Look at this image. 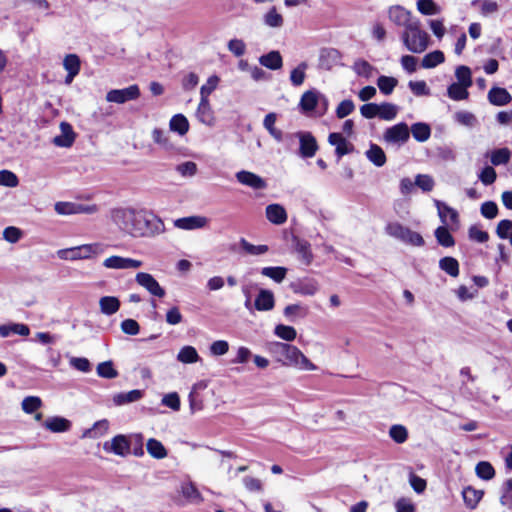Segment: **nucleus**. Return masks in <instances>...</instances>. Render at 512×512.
<instances>
[{"instance_id":"c85d7f7f","label":"nucleus","mask_w":512,"mask_h":512,"mask_svg":"<svg viewBox=\"0 0 512 512\" xmlns=\"http://www.w3.org/2000/svg\"><path fill=\"white\" fill-rule=\"evenodd\" d=\"M18 334L21 336H28L30 329L27 325L21 323H12L8 325H0V336L5 338L11 334Z\"/></svg>"},{"instance_id":"6e6d98bb","label":"nucleus","mask_w":512,"mask_h":512,"mask_svg":"<svg viewBox=\"0 0 512 512\" xmlns=\"http://www.w3.org/2000/svg\"><path fill=\"white\" fill-rule=\"evenodd\" d=\"M511 156V152L508 148H501L494 150L491 153V163L495 166L506 164Z\"/></svg>"},{"instance_id":"5fc2aeb1","label":"nucleus","mask_w":512,"mask_h":512,"mask_svg":"<svg viewBox=\"0 0 512 512\" xmlns=\"http://www.w3.org/2000/svg\"><path fill=\"white\" fill-rule=\"evenodd\" d=\"M398 112V108L396 105L392 103H382L379 104V118L383 120H393Z\"/></svg>"},{"instance_id":"f704fd0d","label":"nucleus","mask_w":512,"mask_h":512,"mask_svg":"<svg viewBox=\"0 0 512 512\" xmlns=\"http://www.w3.org/2000/svg\"><path fill=\"white\" fill-rule=\"evenodd\" d=\"M169 127L172 131L178 134L185 135L189 130V123L187 118L182 114L174 115L169 123Z\"/></svg>"},{"instance_id":"20e7f679","label":"nucleus","mask_w":512,"mask_h":512,"mask_svg":"<svg viewBox=\"0 0 512 512\" xmlns=\"http://www.w3.org/2000/svg\"><path fill=\"white\" fill-rule=\"evenodd\" d=\"M402 40L409 51L422 53L428 47L429 35L421 29L420 21L416 20L413 24L404 29Z\"/></svg>"},{"instance_id":"e433bc0d","label":"nucleus","mask_w":512,"mask_h":512,"mask_svg":"<svg viewBox=\"0 0 512 512\" xmlns=\"http://www.w3.org/2000/svg\"><path fill=\"white\" fill-rule=\"evenodd\" d=\"M445 60L444 53L440 50H435L426 54L421 62L423 68L430 69L443 63Z\"/></svg>"},{"instance_id":"0eeeda50","label":"nucleus","mask_w":512,"mask_h":512,"mask_svg":"<svg viewBox=\"0 0 512 512\" xmlns=\"http://www.w3.org/2000/svg\"><path fill=\"white\" fill-rule=\"evenodd\" d=\"M410 137V130L406 123H398L385 130L383 139L389 144L401 146L405 144Z\"/></svg>"},{"instance_id":"bb28decb","label":"nucleus","mask_w":512,"mask_h":512,"mask_svg":"<svg viewBox=\"0 0 512 512\" xmlns=\"http://www.w3.org/2000/svg\"><path fill=\"white\" fill-rule=\"evenodd\" d=\"M365 155L367 159L377 167H382L386 163V155L383 149L377 144H371Z\"/></svg>"},{"instance_id":"a18cd8bd","label":"nucleus","mask_w":512,"mask_h":512,"mask_svg":"<svg viewBox=\"0 0 512 512\" xmlns=\"http://www.w3.org/2000/svg\"><path fill=\"white\" fill-rule=\"evenodd\" d=\"M389 436L396 443L402 444L408 439V431L403 425H392L389 429Z\"/></svg>"},{"instance_id":"bf43d9fd","label":"nucleus","mask_w":512,"mask_h":512,"mask_svg":"<svg viewBox=\"0 0 512 512\" xmlns=\"http://www.w3.org/2000/svg\"><path fill=\"white\" fill-rule=\"evenodd\" d=\"M80 59L76 54H68L63 61V66L67 72L78 74L80 71Z\"/></svg>"},{"instance_id":"f03ea898","label":"nucleus","mask_w":512,"mask_h":512,"mask_svg":"<svg viewBox=\"0 0 512 512\" xmlns=\"http://www.w3.org/2000/svg\"><path fill=\"white\" fill-rule=\"evenodd\" d=\"M270 351L283 366H290L305 371L317 369V366L294 345L284 342H273L270 346Z\"/></svg>"},{"instance_id":"a211bd4d","label":"nucleus","mask_w":512,"mask_h":512,"mask_svg":"<svg viewBox=\"0 0 512 512\" xmlns=\"http://www.w3.org/2000/svg\"><path fill=\"white\" fill-rule=\"evenodd\" d=\"M267 219L275 225H282L287 221V212L280 204H270L265 209Z\"/></svg>"},{"instance_id":"5701e85b","label":"nucleus","mask_w":512,"mask_h":512,"mask_svg":"<svg viewBox=\"0 0 512 512\" xmlns=\"http://www.w3.org/2000/svg\"><path fill=\"white\" fill-rule=\"evenodd\" d=\"M43 426L53 433H62L70 429L71 422L66 418L54 416L46 419Z\"/></svg>"},{"instance_id":"39448f33","label":"nucleus","mask_w":512,"mask_h":512,"mask_svg":"<svg viewBox=\"0 0 512 512\" xmlns=\"http://www.w3.org/2000/svg\"><path fill=\"white\" fill-rule=\"evenodd\" d=\"M385 231L389 236L399 239L404 243L413 246L424 245V239L419 233L410 230L409 228L401 225L398 222H392L387 224V226L385 227Z\"/></svg>"},{"instance_id":"37998d69","label":"nucleus","mask_w":512,"mask_h":512,"mask_svg":"<svg viewBox=\"0 0 512 512\" xmlns=\"http://www.w3.org/2000/svg\"><path fill=\"white\" fill-rule=\"evenodd\" d=\"M417 9L423 15H436L441 8L433 0H417Z\"/></svg>"},{"instance_id":"6ab92c4d","label":"nucleus","mask_w":512,"mask_h":512,"mask_svg":"<svg viewBox=\"0 0 512 512\" xmlns=\"http://www.w3.org/2000/svg\"><path fill=\"white\" fill-rule=\"evenodd\" d=\"M291 288L296 294L312 296L318 291L319 285L314 279H303L292 283Z\"/></svg>"},{"instance_id":"338daca9","label":"nucleus","mask_w":512,"mask_h":512,"mask_svg":"<svg viewBox=\"0 0 512 512\" xmlns=\"http://www.w3.org/2000/svg\"><path fill=\"white\" fill-rule=\"evenodd\" d=\"M415 185L425 192H429L434 187V180L431 176L426 174H419L416 176Z\"/></svg>"},{"instance_id":"423d86ee","label":"nucleus","mask_w":512,"mask_h":512,"mask_svg":"<svg viewBox=\"0 0 512 512\" xmlns=\"http://www.w3.org/2000/svg\"><path fill=\"white\" fill-rule=\"evenodd\" d=\"M140 89L136 84L123 89H112L106 94V101L116 104H124L140 97Z\"/></svg>"},{"instance_id":"dca6fc26","label":"nucleus","mask_w":512,"mask_h":512,"mask_svg":"<svg viewBox=\"0 0 512 512\" xmlns=\"http://www.w3.org/2000/svg\"><path fill=\"white\" fill-rule=\"evenodd\" d=\"M330 145L335 146V153L338 158L353 152L354 146L346 140L341 133L333 132L328 136Z\"/></svg>"},{"instance_id":"3c124183","label":"nucleus","mask_w":512,"mask_h":512,"mask_svg":"<svg viewBox=\"0 0 512 512\" xmlns=\"http://www.w3.org/2000/svg\"><path fill=\"white\" fill-rule=\"evenodd\" d=\"M264 23L269 27L279 28L283 25V17L273 7L264 15Z\"/></svg>"},{"instance_id":"9d476101","label":"nucleus","mask_w":512,"mask_h":512,"mask_svg":"<svg viewBox=\"0 0 512 512\" xmlns=\"http://www.w3.org/2000/svg\"><path fill=\"white\" fill-rule=\"evenodd\" d=\"M135 281L138 285L145 288L151 295L162 298L165 296V290L158 281L149 273L139 272L136 274Z\"/></svg>"},{"instance_id":"13d9d810","label":"nucleus","mask_w":512,"mask_h":512,"mask_svg":"<svg viewBox=\"0 0 512 512\" xmlns=\"http://www.w3.org/2000/svg\"><path fill=\"white\" fill-rule=\"evenodd\" d=\"M240 245L245 252L251 255L265 254L269 250L267 245H253L245 239L240 240Z\"/></svg>"},{"instance_id":"4468645a","label":"nucleus","mask_w":512,"mask_h":512,"mask_svg":"<svg viewBox=\"0 0 512 512\" xmlns=\"http://www.w3.org/2000/svg\"><path fill=\"white\" fill-rule=\"evenodd\" d=\"M235 176L239 183L252 189L262 190L267 187L266 181L253 172L241 170L237 172Z\"/></svg>"},{"instance_id":"c9c22d12","label":"nucleus","mask_w":512,"mask_h":512,"mask_svg":"<svg viewBox=\"0 0 512 512\" xmlns=\"http://www.w3.org/2000/svg\"><path fill=\"white\" fill-rule=\"evenodd\" d=\"M411 133L415 140L425 142L430 138L431 129L426 123L418 122L411 126Z\"/></svg>"},{"instance_id":"1a4fd4ad","label":"nucleus","mask_w":512,"mask_h":512,"mask_svg":"<svg viewBox=\"0 0 512 512\" xmlns=\"http://www.w3.org/2000/svg\"><path fill=\"white\" fill-rule=\"evenodd\" d=\"M143 265L142 261L127 257H122L118 255H113L106 258L103 261V266L107 269H116V270H128V269H137Z\"/></svg>"},{"instance_id":"473e14b6","label":"nucleus","mask_w":512,"mask_h":512,"mask_svg":"<svg viewBox=\"0 0 512 512\" xmlns=\"http://www.w3.org/2000/svg\"><path fill=\"white\" fill-rule=\"evenodd\" d=\"M177 360L184 364H192L198 362L200 356L193 346L187 345L180 349Z\"/></svg>"},{"instance_id":"79ce46f5","label":"nucleus","mask_w":512,"mask_h":512,"mask_svg":"<svg viewBox=\"0 0 512 512\" xmlns=\"http://www.w3.org/2000/svg\"><path fill=\"white\" fill-rule=\"evenodd\" d=\"M469 86L460 83H452L448 87V96L453 100H464L468 97L469 93L467 91Z\"/></svg>"},{"instance_id":"2f4dec72","label":"nucleus","mask_w":512,"mask_h":512,"mask_svg":"<svg viewBox=\"0 0 512 512\" xmlns=\"http://www.w3.org/2000/svg\"><path fill=\"white\" fill-rule=\"evenodd\" d=\"M109 429V422L106 419L97 421L92 428L84 431L82 437L84 438H99L107 433Z\"/></svg>"},{"instance_id":"0e129e2a","label":"nucleus","mask_w":512,"mask_h":512,"mask_svg":"<svg viewBox=\"0 0 512 512\" xmlns=\"http://www.w3.org/2000/svg\"><path fill=\"white\" fill-rule=\"evenodd\" d=\"M152 139L155 143L161 145L165 149H170L172 147L166 132L162 129L155 128L152 131Z\"/></svg>"},{"instance_id":"f8f14e48","label":"nucleus","mask_w":512,"mask_h":512,"mask_svg":"<svg viewBox=\"0 0 512 512\" xmlns=\"http://www.w3.org/2000/svg\"><path fill=\"white\" fill-rule=\"evenodd\" d=\"M209 219L205 216L193 215L174 220V226L181 230H195L206 227Z\"/></svg>"},{"instance_id":"9b49d317","label":"nucleus","mask_w":512,"mask_h":512,"mask_svg":"<svg viewBox=\"0 0 512 512\" xmlns=\"http://www.w3.org/2000/svg\"><path fill=\"white\" fill-rule=\"evenodd\" d=\"M299 139V154L302 158L313 157L317 150L318 144L316 138L310 132H298L296 134Z\"/></svg>"},{"instance_id":"7ed1b4c3","label":"nucleus","mask_w":512,"mask_h":512,"mask_svg":"<svg viewBox=\"0 0 512 512\" xmlns=\"http://www.w3.org/2000/svg\"><path fill=\"white\" fill-rule=\"evenodd\" d=\"M106 246L102 243H90L75 246L57 251V256L61 260H88L98 257L105 252Z\"/></svg>"},{"instance_id":"de8ad7c7","label":"nucleus","mask_w":512,"mask_h":512,"mask_svg":"<svg viewBox=\"0 0 512 512\" xmlns=\"http://www.w3.org/2000/svg\"><path fill=\"white\" fill-rule=\"evenodd\" d=\"M397 83L398 81L396 78L388 76H380L377 80V85L380 91L385 95L391 94L397 86Z\"/></svg>"},{"instance_id":"cd10ccee","label":"nucleus","mask_w":512,"mask_h":512,"mask_svg":"<svg viewBox=\"0 0 512 512\" xmlns=\"http://www.w3.org/2000/svg\"><path fill=\"white\" fill-rule=\"evenodd\" d=\"M100 311L105 315H113L120 308V301L114 296H103L99 300Z\"/></svg>"},{"instance_id":"603ef678","label":"nucleus","mask_w":512,"mask_h":512,"mask_svg":"<svg viewBox=\"0 0 512 512\" xmlns=\"http://www.w3.org/2000/svg\"><path fill=\"white\" fill-rule=\"evenodd\" d=\"M97 374L106 379H113L118 376L117 370L113 367V363L111 361H106L98 364L97 366Z\"/></svg>"},{"instance_id":"e2e57ef3","label":"nucleus","mask_w":512,"mask_h":512,"mask_svg":"<svg viewBox=\"0 0 512 512\" xmlns=\"http://www.w3.org/2000/svg\"><path fill=\"white\" fill-rule=\"evenodd\" d=\"M454 117L459 124L464 126L473 127L477 123L476 117L472 113L467 111H459L455 113Z\"/></svg>"},{"instance_id":"aec40b11","label":"nucleus","mask_w":512,"mask_h":512,"mask_svg":"<svg viewBox=\"0 0 512 512\" xmlns=\"http://www.w3.org/2000/svg\"><path fill=\"white\" fill-rule=\"evenodd\" d=\"M320 101V93L316 90L306 91L299 102L301 110L308 114L315 110Z\"/></svg>"},{"instance_id":"4be33fe9","label":"nucleus","mask_w":512,"mask_h":512,"mask_svg":"<svg viewBox=\"0 0 512 512\" xmlns=\"http://www.w3.org/2000/svg\"><path fill=\"white\" fill-rule=\"evenodd\" d=\"M488 100L492 105L504 106L512 101V96L505 88L492 87L488 92Z\"/></svg>"},{"instance_id":"393cba45","label":"nucleus","mask_w":512,"mask_h":512,"mask_svg":"<svg viewBox=\"0 0 512 512\" xmlns=\"http://www.w3.org/2000/svg\"><path fill=\"white\" fill-rule=\"evenodd\" d=\"M435 205L442 223L448 224V218L452 224L458 223V213L455 209L439 200H435Z\"/></svg>"},{"instance_id":"052dcab7","label":"nucleus","mask_w":512,"mask_h":512,"mask_svg":"<svg viewBox=\"0 0 512 512\" xmlns=\"http://www.w3.org/2000/svg\"><path fill=\"white\" fill-rule=\"evenodd\" d=\"M355 109V105L352 100L346 99L339 103L336 108V116L339 119H343L346 116L350 115Z\"/></svg>"},{"instance_id":"a878e982","label":"nucleus","mask_w":512,"mask_h":512,"mask_svg":"<svg viewBox=\"0 0 512 512\" xmlns=\"http://www.w3.org/2000/svg\"><path fill=\"white\" fill-rule=\"evenodd\" d=\"M259 63L271 70H278L283 65L282 56L279 51H270L259 58Z\"/></svg>"},{"instance_id":"09e8293b","label":"nucleus","mask_w":512,"mask_h":512,"mask_svg":"<svg viewBox=\"0 0 512 512\" xmlns=\"http://www.w3.org/2000/svg\"><path fill=\"white\" fill-rule=\"evenodd\" d=\"M473 6L479 5L481 14L483 16H488L498 11V3L493 0H474L472 2Z\"/></svg>"},{"instance_id":"49530a36","label":"nucleus","mask_w":512,"mask_h":512,"mask_svg":"<svg viewBox=\"0 0 512 512\" xmlns=\"http://www.w3.org/2000/svg\"><path fill=\"white\" fill-rule=\"evenodd\" d=\"M435 237L438 243L444 247H451L455 244L454 238L445 226H440L435 230Z\"/></svg>"},{"instance_id":"6e6552de","label":"nucleus","mask_w":512,"mask_h":512,"mask_svg":"<svg viewBox=\"0 0 512 512\" xmlns=\"http://www.w3.org/2000/svg\"><path fill=\"white\" fill-rule=\"evenodd\" d=\"M103 449L108 453L126 457L130 454L131 443L127 436L119 434L110 441L104 442Z\"/></svg>"},{"instance_id":"58836bf2","label":"nucleus","mask_w":512,"mask_h":512,"mask_svg":"<svg viewBox=\"0 0 512 512\" xmlns=\"http://www.w3.org/2000/svg\"><path fill=\"white\" fill-rule=\"evenodd\" d=\"M142 395L143 393L141 390L135 389L129 392L116 394L113 398V401L116 405H123L138 401L139 399L142 398Z\"/></svg>"},{"instance_id":"4d7b16f0","label":"nucleus","mask_w":512,"mask_h":512,"mask_svg":"<svg viewBox=\"0 0 512 512\" xmlns=\"http://www.w3.org/2000/svg\"><path fill=\"white\" fill-rule=\"evenodd\" d=\"M219 83V77L212 75L200 89V99H208L209 95L216 89Z\"/></svg>"},{"instance_id":"ea45409f","label":"nucleus","mask_w":512,"mask_h":512,"mask_svg":"<svg viewBox=\"0 0 512 512\" xmlns=\"http://www.w3.org/2000/svg\"><path fill=\"white\" fill-rule=\"evenodd\" d=\"M274 334L286 342L294 341L297 337L296 329L284 324L276 325L274 328Z\"/></svg>"},{"instance_id":"774afa93","label":"nucleus","mask_w":512,"mask_h":512,"mask_svg":"<svg viewBox=\"0 0 512 512\" xmlns=\"http://www.w3.org/2000/svg\"><path fill=\"white\" fill-rule=\"evenodd\" d=\"M512 232V221L505 219L501 220L496 228V234L501 239H507Z\"/></svg>"},{"instance_id":"b1692460","label":"nucleus","mask_w":512,"mask_h":512,"mask_svg":"<svg viewBox=\"0 0 512 512\" xmlns=\"http://www.w3.org/2000/svg\"><path fill=\"white\" fill-rule=\"evenodd\" d=\"M196 116L205 125L212 126L214 124V116L209 99H200Z\"/></svg>"},{"instance_id":"72a5a7b5","label":"nucleus","mask_w":512,"mask_h":512,"mask_svg":"<svg viewBox=\"0 0 512 512\" xmlns=\"http://www.w3.org/2000/svg\"><path fill=\"white\" fill-rule=\"evenodd\" d=\"M463 500L468 509H474L478 502L481 500L483 496V492L481 490H476L472 487H466L462 491Z\"/></svg>"},{"instance_id":"c756f323","label":"nucleus","mask_w":512,"mask_h":512,"mask_svg":"<svg viewBox=\"0 0 512 512\" xmlns=\"http://www.w3.org/2000/svg\"><path fill=\"white\" fill-rule=\"evenodd\" d=\"M308 308L301 304H290L284 308V316L291 322H295L298 318H304L308 315Z\"/></svg>"},{"instance_id":"412c9836","label":"nucleus","mask_w":512,"mask_h":512,"mask_svg":"<svg viewBox=\"0 0 512 512\" xmlns=\"http://www.w3.org/2000/svg\"><path fill=\"white\" fill-rule=\"evenodd\" d=\"M61 134L56 136L53 143L59 147H70L75 140V133L70 124L62 122L60 124Z\"/></svg>"},{"instance_id":"4c0bfd02","label":"nucleus","mask_w":512,"mask_h":512,"mask_svg":"<svg viewBox=\"0 0 512 512\" xmlns=\"http://www.w3.org/2000/svg\"><path fill=\"white\" fill-rule=\"evenodd\" d=\"M261 274L275 281L281 283L287 274V268L276 266V267H264L261 269Z\"/></svg>"},{"instance_id":"680f3d73","label":"nucleus","mask_w":512,"mask_h":512,"mask_svg":"<svg viewBox=\"0 0 512 512\" xmlns=\"http://www.w3.org/2000/svg\"><path fill=\"white\" fill-rule=\"evenodd\" d=\"M69 364L74 369L83 373H88L91 370L90 361L84 357H71L69 360Z\"/></svg>"},{"instance_id":"ddd939ff","label":"nucleus","mask_w":512,"mask_h":512,"mask_svg":"<svg viewBox=\"0 0 512 512\" xmlns=\"http://www.w3.org/2000/svg\"><path fill=\"white\" fill-rule=\"evenodd\" d=\"M388 16L393 23L403 26L405 29L417 20L412 17L410 11L399 5L390 7Z\"/></svg>"},{"instance_id":"69168bd1","label":"nucleus","mask_w":512,"mask_h":512,"mask_svg":"<svg viewBox=\"0 0 512 512\" xmlns=\"http://www.w3.org/2000/svg\"><path fill=\"white\" fill-rule=\"evenodd\" d=\"M54 209L59 215H73L76 214V203L60 201L55 203Z\"/></svg>"},{"instance_id":"c03bdc74","label":"nucleus","mask_w":512,"mask_h":512,"mask_svg":"<svg viewBox=\"0 0 512 512\" xmlns=\"http://www.w3.org/2000/svg\"><path fill=\"white\" fill-rule=\"evenodd\" d=\"M308 68V64L306 62H301L296 68L291 71L290 81L294 86H300L303 84L305 80V72Z\"/></svg>"},{"instance_id":"2eb2a0df","label":"nucleus","mask_w":512,"mask_h":512,"mask_svg":"<svg viewBox=\"0 0 512 512\" xmlns=\"http://www.w3.org/2000/svg\"><path fill=\"white\" fill-rule=\"evenodd\" d=\"M292 245L294 251L298 255L299 260L305 265H310L313 261V253L311 251L310 243L297 236H293Z\"/></svg>"},{"instance_id":"f3484780","label":"nucleus","mask_w":512,"mask_h":512,"mask_svg":"<svg viewBox=\"0 0 512 512\" xmlns=\"http://www.w3.org/2000/svg\"><path fill=\"white\" fill-rule=\"evenodd\" d=\"M275 306V298L272 291L260 289L255 301L254 307L257 311H271Z\"/></svg>"},{"instance_id":"8fccbe9b","label":"nucleus","mask_w":512,"mask_h":512,"mask_svg":"<svg viewBox=\"0 0 512 512\" xmlns=\"http://www.w3.org/2000/svg\"><path fill=\"white\" fill-rule=\"evenodd\" d=\"M476 474L479 478L484 480H490L495 476V470L493 466L486 461H481L476 465Z\"/></svg>"},{"instance_id":"f257e3e1","label":"nucleus","mask_w":512,"mask_h":512,"mask_svg":"<svg viewBox=\"0 0 512 512\" xmlns=\"http://www.w3.org/2000/svg\"><path fill=\"white\" fill-rule=\"evenodd\" d=\"M111 217L121 232L133 238H153L166 230L163 220L146 208H116Z\"/></svg>"},{"instance_id":"7c9ffc66","label":"nucleus","mask_w":512,"mask_h":512,"mask_svg":"<svg viewBox=\"0 0 512 512\" xmlns=\"http://www.w3.org/2000/svg\"><path fill=\"white\" fill-rule=\"evenodd\" d=\"M146 449L149 455L155 459H164L168 454L164 445L155 438L148 439Z\"/></svg>"},{"instance_id":"a19ab883","label":"nucleus","mask_w":512,"mask_h":512,"mask_svg":"<svg viewBox=\"0 0 512 512\" xmlns=\"http://www.w3.org/2000/svg\"><path fill=\"white\" fill-rule=\"evenodd\" d=\"M439 267L452 277L459 275V263L453 257H444L439 261Z\"/></svg>"},{"instance_id":"864d4df0","label":"nucleus","mask_w":512,"mask_h":512,"mask_svg":"<svg viewBox=\"0 0 512 512\" xmlns=\"http://www.w3.org/2000/svg\"><path fill=\"white\" fill-rule=\"evenodd\" d=\"M42 405V401L37 396H27L23 399L21 406L25 413L31 414L38 410Z\"/></svg>"}]
</instances>
